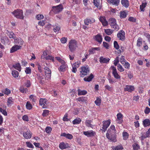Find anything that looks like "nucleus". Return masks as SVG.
<instances>
[{
	"instance_id": "obj_4",
	"label": "nucleus",
	"mask_w": 150,
	"mask_h": 150,
	"mask_svg": "<svg viewBox=\"0 0 150 150\" xmlns=\"http://www.w3.org/2000/svg\"><path fill=\"white\" fill-rule=\"evenodd\" d=\"M12 13L16 18L21 19H23L24 16L22 10L18 9L14 11Z\"/></svg>"
},
{
	"instance_id": "obj_54",
	"label": "nucleus",
	"mask_w": 150,
	"mask_h": 150,
	"mask_svg": "<svg viewBox=\"0 0 150 150\" xmlns=\"http://www.w3.org/2000/svg\"><path fill=\"white\" fill-rule=\"evenodd\" d=\"M80 64V62L79 61H78L72 64V67H74L77 68L79 67Z\"/></svg>"
},
{
	"instance_id": "obj_52",
	"label": "nucleus",
	"mask_w": 150,
	"mask_h": 150,
	"mask_svg": "<svg viewBox=\"0 0 150 150\" xmlns=\"http://www.w3.org/2000/svg\"><path fill=\"white\" fill-rule=\"evenodd\" d=\"M149 137V135H147L146 133L145 134H142V136L140 137L141 138V140L142 142L143 143V141L144 139L146 138L147 137Z\"/></svg>"
},
{
	"instance_id": "obj_13",
	"label": "nucleus",
	"mask_w": 150,
	"mask_h": 150,
	"mask_svg": "<svg viewBox=\"0 0 150 150\" xmlns=\"http://www.w3.org/2000/svg\"><path fill=\"white\" fill-rule=\"evenodd\" d=\"M135 90L134 86L132 85H126L124 88V91H128L132 92Z\"/></svg>"
},
{
	"instance_id": "obj_41",
	"label": "nucleus",
	"mask_w": 150,
	"mask_h": 150,
	"mask_svg": "<svg viewBox=\"0 0 150 150\" xmlns=\"http://www.w3.org/2000/svg\"><path fill=\"white\" fill-rule=\"evenodd\" d=\"M11 97H9L7 100V105L8 107L11 106L13 104V101Z\"/></svg>"
},
{
	"instance_id": "obj_51",
	"label": "nucleus",
	"mask_w": 150,
	"mask_h": 150,
	"mask_svg": "<svg viewBox=\"0 0 150 150\" xmlns=\"http://www.w3.org/2000/svg\"><path fill=\"white\" fill-rule=\"evenodd\" d=\"M52 130V129L51 127L48 126L45 129V131L48 134H50L51 133Z\"/></svg>"
},
{
	"instance_id": "obj_45",
	"label": "nucleus",
	"mask_w": 150,
	"mask_h": 150,
	"mask_svg": "<svg viewBox=\"0 0 150 150\" xmlns=\"http://www.w3.org/2000/svg\"><path fill=\"white\" fill-rule=\"evenodd\" d=\"M105 32L107 35H110L113 33V31L110 29H106L105 30Z\"/></svg>"
},
{
	"instance_id": "obj_32",
	"label": "nucleus",
	"mask_w": 150,
	"mask_h": 150,
	"mask_svg": "<svg viewBox=\"0 0 150 150\" xmlns=\"http://www.w3.org/2000/svg\"><path fill=\"white\" fill-rule=\"evenodd\" d=\"M121 4L124 7L127 8L129 6V1L127 0H121Z\"/></svg>"
},
{
	"instance_id": "obj_11",
	"label": "nucleus",
	"mask_w": 150,
	"mask_h": 150,
	"mask_svg": "<svg viewBox=\"0 0 150 150\" xmlns=\"http://www.w3.org/2000/svg\"><path fill=\"white\" fill-rule=\"evenodd\" d=\"M53 11L55 13H58L62 11L63 9L62 6L61 5H59L56 6H53Z\"/></svg>"
},
{
	"instance_id": "obj_31",
	"label": "nucleus",
	"mask_w": 150,
	"mask_h": 150,
	"mask_svg": "<svg viewBox=\"0 0 150 150\" xmlns=\"http://www.w3.org/2000/svg\"><path fill=\"white\" fill-rule=\"evenodd\" d=\"M78 95H86L87 93V91L86 90H81L80 89L78 88L77 90Z\"/></svg>"
},
{
	"instance_id": "obj_19",
	"label": "nucleus",
	"mask_w": 150,
	"mask_h": 150,
	"mask_svg": "<svg viewBox=\"0 0 150 150\" xmlns=\"http://www.w3.org/2000/svg\"><path fill=\"white\" fill-rule=\"evenodd\" d=\"M84 23L85 25H88L89 24H92L95 22V19L93 18H86L84 20Z\"/></svg>"
},
{
	"instance_id": "obj_16",
	"label": "nucleus",
	"mask_w": 150,
	"mask_h": 150,
	"mask_svg": "<svg viewBox=\"0 0 150 150\" xmlns=\"http://www.w3.org/2000/svg\"><path fill=\"white\" fill-rule=\"evenodd\" d=\"M47 101V100L46 98H40L39 100V104L42 106L43 108H47V106L46 105Z\"/></svg>"
},
{
	"instance_id": "obj_23",
	"label": "nucleus",
	"mask_w": 150,
	"mask_h": 150,
	"mask_svg": "<svg viewBox=\"0 0 150 150\" xmlns=\"http://www.w3.org/2000/svg\"><path fill=\"white\" fill-rule=\"evenodd\" d=\"M116 131L115 126L112 125L110 127V128L108 131L107 133L109 132L111 134H112V133L115 134L116 133Z\"/></svg>"
},
{
	"instance_id": "obj_53",
	"label": "nucleus",
	"mask_w": 150,
	"mask_h": 150,
	"mask_svg": "<svg viewBox=\"0 0 150 150\" xmlns=\"http://www.w3.org/2000/svg\"><path fill=\"white\" fill-rule=\"evenodd\" d=\"M124 64H122L124 67L126 69H129V68L130 64L127 62H125Z\"/></svg>"
},
{
	"instance_id": "obj_43",
	"label": "nucleus",
	"mask_w": 150,
	"mask_h": 150,
	"mask_svg": "<svg viewBox=\"0 0 150 150\" xmlns=\"http://www.w3.org/2000/svg\"><path fill=\"white\" fill-rule=\"evenodd\" d=\"M12 74L14 78L18 77L19 75L18 72L15 70H13L12 71Z\"/></svg>"
},
{
	"instance_id": "obj_21",
	"label": "nucleus",
	"mask_w": 150,
	"mask_h": 150,
	"mask_svg": "<svg viewBox=\"0 0 150 150\" xmlns=\"http://www.w3.org/2000/svg\"><path fill=\"white\" fill-rule=\"evenodd\" d=\"M59 148L61 149H65L69 147V145L67 143L62 142L59 144Z\"/></svg>"
},
{
	"instance_id": "obj_25",
	"label": "nucleus",
	"mask_w": 150,
	"mask_h": 150,
	"mask_svg": "<svg viewBox=\"0 0 150 150\" xmlns=\"http://www.w3.org/2000/svg\"><path fill=\"white\" fill-rule=\"evenodd\" d=\"M108 2L109 3L112 4L116 6L118 5L120 3V0H108Z\"/></svg>"
},
{
	"instance_id": "obj_27",
	"label": "nucleus",
	"mask_w": 150,
	"mask_h": 150,
	"mask_svg": "<svg viewBox=\"0 0 150 150\" xmlns=\"http://www.w3.org/2000/svg\"><path fill=\"white\" fill-rule=\"evenodd\" d=\"M67 66L65 64V62L60 66L59 68V70L60 71L64 72L66 71Z\"/></svg>"
},
{
	"instance_id": "obj_22",
	"label": "nucleus",
	"mask_w": 150,
	"mask_h": 150,
	"mask_svg": "<svg viewBox=\"0 0 150 150\" xmlns=\"http://www.w3.org/2000/svg\"><path fill=\"white\" fill-rule=\"evenodd\" d=\"M110 59L108 58H104L103 57H101L99 58V62L101 64L102 63H108Z\"/></svg>"
},
{
	"instance_id": "obj_24",
	"label": "nucleus",
	"mask_w": 150,
	"mask_h": 150,
	"mask_svg": "<svg viewBox=\"0 0 150 150\" xmlns=\"http://www.w3.org/2000/svg\"><path fill=\"white\" fill-rule=\"evenodd\" d=\"M143 124L144 127L150 126V120L148 119H146L143 121Z\"/></svg>"
},
{
	"instance_id": "obj_48",
	"label": "nucleus",
	"mask_w": 150,
	"mask_h": 150,
	"mask_svg": "<svg viewBox=\"0 0 150 150\" xmlns=\"http://www.w3.org/2000/svg\"><path fill=\"white\" fill-rule=\"evenodd\" d=\"M2 92L5 94L8 95L11 93V91L9 89L6 88L4 90H2Z\"/></svg>"
},
{
	"instance_id": "obj_46",
	"label": "nucleus",
	"mask_w": 150,
	"mask_h": 150,
	"mask_svg": "<svg viewBox=\"0 0 150 150\" xmlns=\"http://www.w3.org/2000/svg\"><path fill=\"white\" fill-rule=\"evenodd\" d=\"M26 107L27 109L30 110L33 108V106L30 102L28 101L26 103Z\"/></svg>"
},
{
	"instance_id": "obj_7",
	"label": "nucleus",
	"mask_w": 150,
	"mask_h": 150,
	"mask_svg": "<svg viewBox=\"0 0 150 150\" xmlns=\"http://www.w3.org/2000/svg\"><path fill=\"white\" fill-rule=\"evenodd\" d=\"M117 38L122 41L125 40V33L122 30H120L117 35Z\"/></svg>"
},
{
	"instance_id": "obj_39",
	"label": "nucleus",
	"mask_w": 150,
	"mask_h": 150,
	"mask_svg": "<svg viewBox=\"0 0 150 150\" xmlns=\"http://www.w3.org/2000/svg\"><path fill=\"white\" fill-rule=\"evenodd\" d=\"M7 35L10 38H12L13 39H15L16 38L15 34L12 32H8Z\"/></svg>"
},
{
	"instance_id": "obj_6",
	"label": "nucleus",
	"mask_w": 150,
	"mask_h": 150,
	"mask_svg": "<svg viewBox=\"0 0 150 150\" xmlns=\"http://www.w3.org/2000/svg\"><path fill=\"white\" fill-rule=\"evenodd\" d=\"M106 137L110 141L115 142L116 141V133L112 134L109 132L106 134Z\"/></svg>"
},
{
	"instance_id": "obj_1",
	"label": "nucleus",
	"mask_w": 150,
	"mask_h": 150,
	"mask_svg": "<svg viewBox=\"0 0 150 150\" xmlns=\"http://www.w3.org/2000/svg\"><path fill=\"white\" fill-rule=\"evenodd\" d=\"M68 45L70 51L72 52L75 51L78 47L77 41L75 40H71L69 42Z\"/></svg>"
},
{
	"instance_id": "obj_18",
	"label": "nucleus",
	"mask_w": 150,
	"mask_h": 150,
	"mask_svg": "<svg viewBox=\"0 0 150 150\" xmlns=\"http://www.w3.org/2000/svg\"><path fill=\"white\" fill-rule=\"evenodd\" d=\"M14 40V43L16 45H20L21 47H22L24 42L22 39L20 38H15Z\"/></svg>"
},
{
	"instance_id": "obj_44",
	"label": "nucleus",
	"mask_w": 150,
	"mask_h": 150,
	"mask_svg": "<svg viewBox=\"0 0 150 150\" xmlns=\"http://www.w3.org/2000/svg\"><path fill=\"white\" fill-rule=\"evenodd\" d=\"M124 149L122 145L121 144H118L115 147L114 150H122Z\"/></svg>"
},
{
	"instance_id": "obj_36",
	"label": "nucleus",
	"mask_w": 150,
	"mask_h": 150,
	"mask_svg": "<svg viewBox=\"0 0 150 150\" xmlns=\"http://www.w3.org/2000/svg\"><path fill=\"white\" fill-rule=\"evenodd\" d=\"M147 3L145 2L142 3V4L140 6V10L141 11H145L144 8L146 7Z\"/></svg>"
},
{
	"instance_id": "obj_15",
	"label": "nucleus",
	"mask_w": 150,
	"mask_h": 150,
	"mask_svg": "<svg viewBox=\"0 0 150 150\" xmlns=\"http://www.w3.org/2000/svg\"><path fill=\"white\" fill-rule=\"evenodd\" d=\"M99 19L103 26H106L108 25V23L104 16H100Z\"/></svg>"
},
{
	"instance_id": "obj_9",
	"label": "nucleus",
	"mask_w": 150,
	"mask_h": 150,
	"mask_svg": "<svg viewBox=\"0 0 150 150\" xmlns=\"http://www.w3.org/2000/svg\"><path fill=\"white\" fill-rule=\"evenodd\" d=\"M93 39L96 42H98L100 44L101 43L103 39L102 36L100 34L93 35Z\"/></svg>"
},
{
	"instance_id": "obj_10",
	"label": "nucleus",
	"mask_w": 150,
	"mask_h": 150,
	"mask_svg": "<svg viewBox=\"0 0 150 150\" xmlns=\"http://www.w3.org/2000/svg\"><path fill=\"white\" fill-rule=\"evenodd\" d=\"M103 126L102 127V129H101L103 131L105 132L111 123L110 120L109 119L107 120L103 121Z\"/></svg>"
},
{
	"instance_id": "obj_59",
	"label": "nucleus",
	"mask_w": 150,
	"mask_h": 150,
	"mask_svg": "<svg viewBox=\"0 0 150 150\" xmlns=\"http://www.w3.org/2000/svg\"><path fill=\"white\" fill-rule=\"evenodd\" d=\"M25 73L27 74H30L31 72V69L29 67H26L25 70Z\"/></svg>"
},
{
	"instance_id": "obj_50",
	"label": "nucleus",
	"mask_w": 150,
	"mask_h": 150,
	"mask_svg": "<svg viewBox=\"0 0 150 150\" xmlns=\"http://www.w3.org/2000/svg\"><path fill=\"white\" fill-rule=\"evenodd\" d=\"M132 146L134 150H138L140 148L139 146L137 143H134L133 145Z\"/></svg>"
},
{
	"instance_id": "obj_64",
	"label": "nucleus",
	"mask_w": 150,
	"mask_h": 150,
	"mask_svg": "<svg viewBox=\"0 0 150 150\" xmlns=\"http://www.w3.org/2000/svg\"><path fill=\"white\" fill-rule=\"evenodd\" d=\"M76 100L82 102H84L86 101L85 99V97H80L76 99Z\"/></svg>"
},
{
	"instance_id": "obj_5",
	"label": "nucleus",
	"mask_w": 150,
	"mask_h": 150,
	"mask_svg": "<svg viewBox=\"0 0 150 150\" xmlns=\"http://www.w3.org/2000/svg\"><path fill=\"white\" fill-rule=\"evenodd\" d=\"M44 69L45 70V80L50 81L51 79V70L47 67H45Z\"/></svg>"
},
{
	"instance_id": "obj_56",
	"label": "nucleus",
	"mask_w": 150,
	"mask_h": 150,
	"mask_svg": "<svg viewBox=\"0 0 150 150\" xmlns=\"http://www.w3.org/2000/svg\"><path fill=\"white\" fill-rule=\"evenodd\" d=\"M49 113V111L47 110H43L42 114V116L43 117H45L48 115Z\"/></svg>"
},
{
	"instance_id": "obj_17",
	"label": "nucleus",
	"mask_w": 150,
	"mask_h": 150,
	"mask_svg": "<svg viewBox=\"0 0 150 150\" xmlns=\"http://www.w3.org/2000/svg\"><path fill=\"white\" fill-rule=\"evenodd\" d=\"M32 135V133L30 130H27L26 132H23V135L24 137L27 139L31 138Z\"/></svg>"
},
{
	"instance_id": "obj_40",
	"label": "nucleus",
	"mask_w": 150,
	"mask_h": 150,
	"mask_svg": "<svg viewBox=\"0 0 150 150\" xmlns=\"http://www.w3.org/2000/svg\"><path fill=\"white\" fill-rule=\"evenodd\" d=\"M101 100L99 97H97L96 100L95 101V103L96 105L97 106H100L101 103Z\"/></svg>"
},
{
	"instance_id": "obj_55",
	"label": "nucleus",
	"mask_w": 150,
	"mask_h": 150,
	"mask_svg": "<svg viewBox=\"0 0 150 150\" xmlns=\"http://www.w3.org/2000/svg\"><path fill=\"white\" fill-rule=\"evenodd\" d=\"M26 144L27 147L32 149L34 148V146L30 142H26Z\"/></svg>"
},
{
	"instance_id": "obj_49",
	"label": "nucleus",
	"mask_w": 150,
	"mask_h": 150,
	"mask_svg": "<svg viewBox=\"0 0 150 150\" xmlns=\"http://www.w3.org/2000/svg\"><path fill=\"white\" fill-rule=\"evenodd\" d=\"M117 69L120 72H122L124 71L125 69L122 67V66L120 64H118L117 66Z\"/></svg>"
},
{
	"instance_id": "obj_35",
	"label": "nucleus",
	"mask_w": 150,
	"mask_h": 150,
	"mask_svg": "<svg viewBox=\"0 0 150 150\" xmlns=\"http://www.w3.org/2000/svg\"><path fill=\"white\" fill-rule=\"evenodd\" d=\"M81 121V119L80 118H78L75 119L72 121L73 124H78L80 123Z\"/></svg>"
},
{
	"instance_id": "obj_37",
	"label": "nucleus",
	"mask_w": 150,
	"mask_h": 150,
	"mask_svg": "<svg viewBox=\"0 0 150 150\" xmlns=\"http://www.w3.org/2000/svg\"><path fill=\"white\" fill-rule=\"evenodd\" d=\"M19 91L22 93H26L28 91V89L27 88H24L23 86H22L20 87Z\"/></svg>"
},
{
	"instance_id": "obj_28",
	"label": "nucleus",
	"mask_w": 150,
	"mask_h": 150,
	"mask_svg": "<svg viewBox=\"0 0 150 150\" xmlns=\"http://www.w3.org/2000/svg\"><path fill=\"white\" fill-rule=\"evenodd\" d=\"M44 76L43 75L40 74H37V78L40 83H42L44 82Z\"/></svg>"
},
{
	"instance_id": "obj_20",
	"label": "nucleus",
	"mask_w": 150,
	"mask_h": 150,
	"mask_svg": "<svg viewBox=\"0 0 150 150\" xmlns=\"http://www.w3.org/2000/svg\"><path fill=\"white\" fill-rule=\"evenodd\" d=\"M21 47L20 45H15L13 46L10 49V52L11 53H13L17 50L21 49Z\"/></svg>"
},
{
	"instance_id": "obj_47",
	"label": "nucleus",
	"mask_w": 150,
	"mask_h": 150,
	"mask_svg": "<svg viewBox=\"0 0 150 150\" xmlns=\"http://www.w3.org/2000/svg\"><path fill=\"white\" fill-rule=\"evenodd\" d=\"M142 39L139 37L138 38L137 41V45L138 47H140L142 45Z\"/></svg>"
},
{
	"instance_id": "obj_63",
	"label": "nucleus",
	"mask_w": 150,
	"mask_h": 150,
	"mask_svg": "<svg viewBox=\"0 0 150 150\" xmlns=\"http://www.w3.org/2000/svg\"><path fill=\"white\" fill-rule=\"evenodd\" d=\"M36 18L38 20H40L44 18L43 15L42 14H38L36 16Z\"/></svg>"
},
{
	"instance_id": "obj_26",
	"label": "nucleus",
	"mask_w": 150,
	"mask_h": 150,
	"mask_svg": "<svg viewBox=\"0 0 150 150\" xmlns=\"http://www.w3.org/2000/svg\"><path fill=\"white\" fill-rule=\"evenodd\" d=\"M100 48L99 47H94L90 49L89 50V54H93L96 53V51H99L100 50Z\"/></svg>"
},
{
	"instance_id": "obj_57",
	"label": "nucleus",
	"mask_w": 150,
	"mask_h": 150,
	"mask_svg": "<svg viewBox=\"0 0 150 150\" xmlns=\"http://www.w3.org/2000/svg\"><path fill=\"white\" fill-rule=\"evenodd\" d=\"M0 112L5 116L7 115V112L5 110L1 108H0Z\"/></svg>"
},
{
	"instance_id": "obj_62",
	"label": "nucleus",
	"mask_w": 150,
	"mask_h": 150,
	"mask_svg": "<svg viewBox=\"0 0 150 150\" xmlns=\"http://www.w3.org/2000/svg\"><path fill=\"white\" fill-rule=\"evenodd\" d=\"M114 46L116 49L117 50L119 48V45L117 41H115L114 42Z\"/></svg>"
},
{
	"instance_id": "obj_58",
	"label": "nucleus",
	"mask_w": 150,
	"mask_h": 150,
	"mask_svg": "<svg viewBox=\"0 0 150 150\" xmlns=\"http://www.w3.org/2000/svg\"><path fill=\"white\" fill-rule=\"evenodd\" d=\"M45 59L46 60H52L53 62H54V57L50 55H47V57H46Z\"/></svg>"
},
{
	"instance_id": "obj_34",
	"label": "nucleus",
	"mask_w": 150,
	"mask_h": 150,
	"mask_svg": "<svg viewBox=\"0 0 150 150\" xmlns=\"http://www.w3.org/2000/svg\"><path fill=\"white\" fill-rule=\"evenodd\" d=\"M13 67L16 69L20 71L21 70V64L19 63H17L13 65Z\"/></svg>"
},
{
	"instance_id": "obj_3",
	"label": "nucleus",
	"mask_w": 150,
	"mask_h": 150,
	"mask_svg": "<svg viewBox=\"0 0 150 150\" xmlns=\"http://www.w3.org/2000/svg\"><path fill=\"white\" fill-rule=\"evenodd\" d=\"M108 22L111 28H113L116 31H118L119 29V26L117 24L116 20L113 18H111L109 19Z\"/></svg>"
},
{
	"instance_id": "obj_8",
	"label": "nucleus",
	"mask_w": 150,
	"mask_h": 150,
	"mask_svg": "<svg viewBox=\"0 0 150 150\" xmlns=\"http://www.w3.org/2000/svg\"><path fill=\"white\" fill-rule=\"evenodd\" d=\"M111 68L112 69V74L114 77L116 79H120L121 77L118 74L116 67L113 66H111Z\"/></svg>"
},
{
	"instance_id": "obj_38",
	"label": "nucleus",
	"mask_w": 150,
	"mask_h": 150,
	"mask_svg": "<svg viewBox=\"0 0 150 150\" xmlns=\"http://www.w3.org/2000/svg\"><path fill=\"white\" fill-rule=\"evenodd\" d=\"M122 135L123 139L124 140H127L128 139L129 136V134L128 133L124 131L122 132Z\"/></svg>"
},
{
	"instance_id": "obj_2",
	"label": "nucleus",
	"mask_w": 150,
	"mask_h": 150,
	"mask_svg": "<svg viewBox=\"0 0 150 150\" xmlns=\"http://www.w3.org/2000/svg\"><path fill=\"white\" fill-rule=\"evenodd\" d=\"M90 71V69L88 66L81 67L79 75L82 77L88 75Z\"/></svg>"
},
{
	"instance_id": "obj_29",
	"label": "nucleus",
	"mask_w": 150,
	"mask_h": 150,
	"mask_svg": "<svg viewBox=\"0 0 150 150\" xmlns=\"http://www.w3.org/2000/svg\"><path fill=\"white\" fill-rule=\"evenodd\" d=\"M93 78V75L92 74H91L89 76L84 78L83 80L85 81L90 82L92 80Z\"/></svg>"
},
{
	"instance_id": "obj_61",
	"label": "nucleus",
	"mask_w": 150,
	"mask_h": 150,
	"mask_svg": "<svg viewBox=\"0 0 150 150\" xmlns=\"http://www.w3.org/2000/svg\"><path fill=\"white\" fill-rule=\"evenodd\" d=\"M103 46L106 49H109V45L106 42H103Z\"/></svg>"
},
{
	"instance_id": "obj_42",
	"label": "nucleus",
	"mask_w": 150,
	"mask_h": 150,
	"mask_svg": "<svg viewBox=\"0 0 150 150\" xmlns=\"http://www.w3.org/2000/svg\"><path fill=\"white\" fill-rule=\"evenodd\" d=\"M92 122V120H86L85 122V125L88 127H91L92 124L91 123Z\"/></svg>"
},
{
	"instance_id": "obj_12",
	"label": "nucleus",
	"mask_w": 150,
	"mask_h": 150,
	"mask_svg": "<svg viewBox=\"0 0 150 150\" xmlns=\"http://www.w3.org/2000/svg\"><path fill=\"white\" fill-rule=\"evenodd\" d=\"M117 119L116 120V122L119 124H121L123 122V116L121 112H119L117 114Z\"/></svg>"
},
{
	"instance_id": "obj_14",
	"label": "nucleus",
	"mask_w": 150,
	"mask_h": 150,
	"mask_svg": "<svg viewBox=\"0 0 150 150\" xmlns=\"http://www.w3.org/2000/svg\"><path fill=\"white\" fill-rule=\"evenodd\" d=\"M83 134L88 137H94L96 135V132L93 130H89L83 132Z\"/></svg>"
},
{
	"instance_id": "obj_60",
	"label": "nucleus",
	"mask_w": 150,
	"mask_h": 150,
	"mask_svg": "<svg viewBox=\"0 0 150 150\" xmlns=\"http://www.w3.org/2000/svg\"><path fill=\"white\" fill-rule=\"evenodd\" d=\"M105 88L106 90H107L109 91H112L113 90V88L110 86L108 85H107L105 86Z\"/></svg>"
},
{
	"instance_id": "obj_33",
	"label": "nucleus",
	"mask_w": 150,
	"mask_h": 150,
	"mask_svg": "<svg viewBox=\"0 0 150 150\" xmlns=\"http://www.w3.org/2000/svg\"><path fill=\"white\" fill-rule=\"evenodd\" d=\"M53 30L54 32L58 33L59 32L60 30V28L59 26L55 24L53 26Z\"/></svg>"
},
{
	"instance_id": "obj_30",
	"label": "nucleus",
	"mask_w": 150,
	"mask_h": 150,
	"mask_svg": "<svg viewBox=\"0 0 150 150\" xmlns=\"http://www.w3.org/2000/svg\"><path fill=\"white\" fill-rule=\"evenodd\" d=\"M120 17L121 19L126 18L127 15V13L125 11H120Z\"/></svg>"
}]
</instances>
